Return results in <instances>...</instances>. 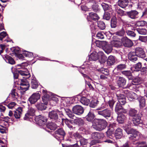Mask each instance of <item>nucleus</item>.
<instances>
[{
	"label": "nucleus",
	"instance_id": "7ed1b4c3",
	"mask_svg": "<svg viewBox=\"0 0 147 147\" xmlns=\"http://www.w3.org/2000/svg\"><path fill=\"white\" fill-rule=\"evenodd\" d=\"M65 135V131L62 128H60L55 131L54 136L58 140H61L64 139Z\"/></svg>",
	"mask_w": 147,
	"mask_h": 147
},
{
	"label": "nucleus",
	"instance_id": "774afa93",
	"mask_svg": "<svg viewBox=\"0 0 147 147\" xmlns=\"http://www.w3.org/2000/svg\"><path fill=\"white\" fill-rule=\"evenodd\" d=\"M35 112V110L32 108H30L28 111V112L29 113L31 116L34 115Z\"/></svg>",
	"mask_w": 147,
	"mask_h": 147
},
{
	"label": "nucleus",
	"instance_id": "5fc2aeb1",
	"mask_svg": "<svg viewBox=\"0 0 147 147\" xmlns=\"http://www.w3.org/2000/svg\"><path fill=\"white\" fill-rule=\"evenodd\" d=\"M112 45L113 47L118 48L121 46V43L119 40H113L112 42Z\"/></svg>",
	"mask_w": 147,
	"mask_h": 147
},
{
	"label": "nucleus",
	"instance_id": "423d86ee",
	"mask_svg": "<svg viewBox=\"0 0 147 147\" xmlns=\"http://www.w3.org/2000/svg\"><path fill=\"white\" fill-rule=\"evenodd\" d=\"M49 117L52 121L57 123H61V120L59 118V116L57 111H52L49 113Z\"/></svg>",
	"mask_w": 147,
	"mask_h": 147
},
{
	"label": "nucleus",
	"instance_id": "c03bdc74",
	"mask_svg": "<svg viewBox=\"0 0 147 147\" xmlns=\"http://www.w3.org/2000/svg\"><path fill=\"white\" fill-rule=\"evenodd\" d=\"M135 30L140 34L145 35L147 34V30L145 28H137Z\"/></svg>",
	"mask_w": 147,
	"mask_h": 147
},
{
	"label": "nucleus",
	"instance_id": "8fccbe9b",
	"mask_svg": "<svg viewBox=\"0 0 147 147\" xmlns=\"http://www.w3.org/2000/svg\"><path fill=\"white\" fill-rule=\"evenodd\" d=\"M103 50L106 53L109 54L111 53L112 51V47L111 45L108 44Z\"/></svg>",
	"mask_w": 147,
	"mask_h": 147
},
{
	"label": "nucleus",
	"instance_id": "603ef678",
	"mask_svg": "<svg viewBox=\"0 0 147 147\" xmlns=\"http://www.w3.org/2000/svg\"><path fill=\"white\" fill-rule=\"evenodd\" d=\"M31 88L33 89H36L39 86L37 81L34 79L32 80L31 82Z\"/></svg>",
	"mask_w": 147,
	"mask_h": 147
},
{
	"label": "nucleus",
	"instance_id": "e2e57ef3",
	"mask_svg": "<svg viewBox=\"0 0 147 147\" xmlns=\"http://www.w3.org/2000/svg\"><path fill=\"white\" fill-rule=\"evenodd\" d=\"M103 18L106 20H109L110 18V13L108 11H105L103 16Z\"/></svg>",
	"mask_w": 147,
	"mask_h": 147
},
{
	"label": "nucleus",
	"instance_id": "c9c22d12",
	"mask_svg": "<svg viewBox=\"0 0 147 147\" xmlns=\"http://www.w3.org/2000/svg\"><path fill=\"white\" fill-rule=\"evenodd\" d=\"M131 83V85H138L141 84L142 82V78L139 77L134 78L132 80Z\"/></svg>",
	"mask_w": 147,
	"mask_h": 147
},
{
	"label": "nucleus",
	"instance_id": "cd10ccee",
	"mask_svg": "<svg viewBox=\"0 0 147 147\" xmlns=\"http://www.w3.org/2000/svg\"><path fill=\"white\" fill-rule=\"evenodd\" d=\"M22 108L19 107L15 111H14L13 115L16 119H19L22 115Z\"/></svg>",
	"mask_w": 147,
	"mask_h": 147
},
{
	"label": "nucleus",
	"instance_id": "4be33fe9",
	"mask_svg": "<svg viewBox=\"0 0 147 147\" xmlns=\"http://www.w3.org/2000/svg\"><path fill=\"white\" fill-rule=\"evenodd\" d=\"M138 56L135 52L130 51L128 54V59L130 61L135 62L138 60Z\"/></svg>",
	"mask_w": 147,
	"mask_h": 147
},
{
	"label": "nucleus",
	"instance_id": "4d7b16f0",
	"mask_svg": "<svg viewBox=\"0 0 147 147\" xmlns=\"http://www.w3.org/2000/svg\"><path fill=\"white\" fill-rule=\"evenodd\" d=\"M49 94L43 95L42 97V100L43 102L46 104H47L49 100Z\"/></svg>",
	"mask_w": 147,
	"mask_h": 147
},
{
	"label": "nucleus",
	"instance_id": "f03ea898",
	"mask_svg": "<svg viewBox=\"0 0 147 147\" xmlns=\"http://www.w3.org/2000/svg\"><path fill=\"white\" fill-rule=\"evenodd\" d=\"M95 123L92 127L94 129L100 131L105 129L107 126L108 123L106 120L104 119H96Z\"/></svg>",
	"mask_w": 147,
	"mask_h": 147
},
{
	"label": "nucleus",
	"instance_id": "4c0bfd02",
	"mask_svg": "<svg viewBox=\"0 0 147 147\" xmlns=\"http://www.w3.org/2000/svg\"><path fill=\"white\" fill-rule=\"evenodd\" d=\"M139 132L137 130L132 134L129 137V140H137L139 138Z\"/></svg>",
	"mask_w": 147,
	"mask_h": 147
},
{
	"label": "nucleus",
	"instance_id": "e433bc0d",
	"mask_svg": "<svg viewBox=\"0 0 147 147\" xmlns=\"http://www.w3.org/2000/svg\"><path fill=\"white\" fill-rule=\"evenodd\" d=\"M98 54L94 52L91 53L89 56V61H96L98 58Z\"/></svg>",
	"mask_w": 147,
	"mask_h": 147
},
{
	"label": "nucleus",
	"instance_id": "20e7f679",
	"mask_svg": "<svg viewBox=\"0 0 147 147\" xmlns=\"http://www.w3.org/2000/svg\"><path fill=\"white\" fill-rule=\"evenodd\" d=\"M13 77L15 79L20 77V75L23 76V78L28 79L30 76V74L21 70H17L13 73Z\"/></svg>",
	"mask_w": 147,
	"mask_h": 147
},
{
	"label": "nucleus",
	"instance_id": "72a5a7b5",
	"mask_svg": "<svg viewBox=\"0 0 147 147\" xmlns=\"http://www.w3.org/2000/svg\"><path fill=\"white\" fill-rule=\"evenodd\" d=\"M126 119L125 115L123 113H119L118 114L117 118V121L119 123H123Z\"/></svg>",
	"mask_w": 147,
	"mask_h": 147
},
{
	"label": "nucleus",
	"instance_id": "0e129e2a",
	"mask_svg": "<svg viewBox=\"0 0 147 147\" xmlns=\"http://www.w3.org/2000/svg\"><path fill=\"white\" fill-rule=\"evenodd\" d=\"M92 9L94 11L97 12L99 11L100 9L99 7V6L98 4L95 3L92 6Z\"/></svg>",
	"mask_w": 147,
	"mask_h": 147
},
{
	"label": "nucleus",
	"instance_id": "6e6d98bb",
	"mask_svg": "<svg viewBox=\"0 0 147 147\" xmlns=\"http://www.w3.org/2000/svg\"><path fill=\"white\" fill-rule=\"evenodd\" d=\"M122 105L119 103H117L115 107V111L117 113H120V111L121 110L122 108H123L122 107L123 105Z\"/></svg>",
	"mask_w": 147,
	"mask_h": 147
},
{
	"label": "nucleus",
	"instance_id": "09e8293b",
	"mask_svg": "<svg viewBox=\"0 0 147 147\" xmlns=\"http://www.w3.org/2000/svg\"><path fill=\"white\" fill-rule=\"evenodd\" d=\"M65 111L66 114L71 119H73L74 115L71 110L68 109H65Z\"/></svg>",
	"mask_w": 147,
	"mask_h": 147
},
{
	"label": "nucleus",
	"instance_id": "a18cd8bd",
	"mask_svg": "<svg viewBox=\"0 0 147 147\" xmlns=\"http://www.w3.org/2000/svg\"><path fill=\"white\" fill-rule=\"evenodd\" d=\"M117 20L115 17L112 18L111 20V26L112 28H114L117 26Z\"/></svg>",
	"mask_w": 147,
	"mask_h": 147
},
{
	"label": "nucleus",
	"instance_id": "2eb2a0df",
	"mask_svg": "<svg viewBox=\"0 0 147 147\" xmlns=\"http://www.w3.org/2000/svg\"><path fill=\"white\" fill-rule=\"evenodd\" d=\"M86 18L88 21H91L90 20L97 21L100 18L96 13L91 12L89 13V15H87Z\"/></svg>",
	"mask_w": 147,
	"mask_h": 147
},
{
	"label": "nucleus",
	"instance_id": "39448f33",
	"mask_svg": "<svg viewBox=\"0 0 147 147\" xmlns=\"http://www.w3.org/2000/svg\"><path fill=\"white\" fill-rule=\"evenodd\" d=\"M96 112L98 115L102 116L107 119L111 117V110L108 109L102 110L100 108H98Z\"/></svg>",
	"mask_w": 147,
	"mask_h": 147
},
{
	"label": "nucleus",
	"instance_id": "0eeeda50",
	"mask_svg": "<svg viewBox=\"0 0 147 147\" xmlns=\"http://www.w3.org/2000/svg\"><path fill=\"white\" fill-rule=\"evenodd\" d=\"M35 121L37 125L42 126L45 125L47 119L44 116L39 115L35 117Z\"/></svg>",
	"mask_w": 147,
	"mask_h": 147
},
{
	"label": "nucleus",
	"instance_id": "37998d69",
	"mask_svg": "<svg viewBox=\"0 0 147 147\" xmlns=\"http://www.w3.org/2000/svg\"><path fill=\"white\" fill-rule=\"evenodd\" d=\"M126 67L127 65L125 64H120L117 66L115 69L114 71H113V72H115L116 69L119 71H122L125 69L126 68ZM115 74L116 73L115 72Z\"/></svg>",
	"mask_w": 147,
	"mask_h": 147
},
{
	"label": "nucleus",
	"instance_id": "338daca9",
	"mask_svg": "<svg viewBox=\"0 0 147 147\" xmlns=\"http://www.w3.org/2000/svg\"><path fill=\"white\" fill-rule=\"evenodd\" d=\"M7 127H4L0 125V132L1 133L4 134L6 133V130L7 129Z\"/></svg>",
	"mask_w": 147,
	"mask_h": 147
},
{
	"label": "nucleus",
	"instance_id": "052dcab7",
	"mask_svg": "<svg viewBox=\"0 0 147 147\" xmlns=\"http://www.w3.org/2000/svg\"><path fill=\"white\" fill-rule=\"evenodd\" d=\"M147 24V22L144 20L138 21L136 22V25L138 26H143Z\"/></svg>",
	"mask_w": 147,
	"mask_h": 147
},
{
	"label": "nucleus",
	"instance_id": "6ab92c4d",
	"mask_svg": "<svg viewBox=\"0 0 147 147\" xmlns=\"http://www.w3.org/2000/svg\"><path fill=\"white\" fill-rule=\"evenodd\" d=\"M62 122H64L65 123V124L70 129L73 128V125H74V120L68 119L67 118L64 119L61 118Z\"/></svg>",
	"mask_w": 147,
	"mask_h": 147
},
{
	"label": "nucleus",
	"instance_id": "49530a36",
	"mask_svg": "<svg viewBox=\"0 0 147 147\" xmlns=\"http://www.w3.org/2000/svg\"><path fill=\"white\" fill-rule=\"evenodd\" d=\"M99 104L98 101L96 99L92 100L89 102V106L92 108H94Z\"/></svg>",
	"mask_w": 147,
	"mask_h": 147
},
{
	"label": "nucleus",
	"instance_id": "c85d7f7f",
	"mask_svg": "<svg viewBox=\"0 0 147 147\" xmlns=\"http://www.w3.org/2000/svg\"><path fill=\"white\" fill-rule=\"evenodd\" d=\"M3 122H4V125L6 127H8L9 125V123L11 121L12 122L13 121L14 119L13 117H9L8 116L5 117L3 118Z\"/></svg>",
	"mask_w": 147,
	"mask_h": 147
},
{
	"label": "nucleus",
	"instance_id": "58836bf2",
	"mask_svg": "<svg viewBox=\"0 0 147 147\" xmlns=\"http://www.w3.org/2000/svg\"><path fill=\"white\" fill-rule=\"evenodd\" d=\"M80 100L81 103L86 106L88 105L90 102V100L84 96L80 97Z\"/></svg>",
	"mask_w": 147,
	"mask_h": 147
},
{
	"label": "nucleus",
	"instance_id": "473e14b6",
	"mask_svg": "<svg viewBox=\"0 0 147 147\" xmlns=\"http://www.w3.org/2000/svg\"><path fill=\"white\" fill-rule=\"evenodd\" d=\"M138 113V111L134 108H130L128 111V115L131 117L136 116L137 115H140Z\"/></svg>",
	"mask_w": 147,
	"mask_h": 147
},
{
	"label": "nucleus",
	"instance_id": "864d4df0",
	"mask_svg": "<svg viewBox=\"0 0 147 147\" xmlns=\"http://www.w3.org/2000/svg\"><path fill=\"white\" fill-rule=\"evenodd\" d=\"M3 104L6 105L9 109H12L16 105V104L15 102H11L9 103H8L6 102L5 101L4 102Z\"/></svg>",
	"mask_w": 147,
	"mask_h": 147
},
{
	"label": "nucleus",
	"instance_id": "f257e3e1",
	"mask_svg": "<svg viewBox=\"0 0 147 147\" xmlns=\"http://www.w3.org/2000/svg\"><path fill=\"white\" fill-rule=\"evenodd\" d=\"M18 47H13L11 48L8 53L12 56L14 55L18 57L20 59H24V56L26 57H32L33 56V53L26 51H22V53Z\"/></svg>",
	"mask_w": 147,
	"mask_h": 147
},
{
	"label": "nucleus",
	"instance_id": "5701e85b",
	"mask_svg": "<svg viewBox=\"0 0 147 147\" xmlns=\"http://www.w3.org/2000/svg\"><path fill=\"white\" fill-rule=\"evenodd\" d=\"M141 115H137L136 116L133 118V123L135 125H138L142 123V121L141 119Z\"/></svg>",
	"mask_w": 147,
	"mask_h": 147
},
{
	"label": "nucleus",
	"instance_id": "69168bd1",
	"mask_svg": "<svg viewBox=\"0 0 147 147\" xmlns=\"http://www.w3.org/2000/svg\"><path fill=\"white\" fill-rule=\"evenodd\" d=\"M104 33L103 32H98L97 35L96 37L98 39H103L104 38Z\"/></svg>",
	"mask_w": 147,
	"mask_h": 147
},
{
	"label": "nucleus",
	"instance_id": "de8ad7c7",
	"mask_svg": "<svg viewBox=\"0 0 147 147\" xmlns=\"http://www.w3.org/2000/svg\"><path fill=\"white\" fill-rule=\"evenodd\" d=\"M142 63L141 62H138L134 66V67L136 71H140L142 68Z\"/></svg>",
	"mask_w": 147,
	"mask_h": 147
},
{
	"label": "nucleus",
	"instance_id": "412c9836",
	"mask_svg": "<svg viewBox=\"0 0 147 147\" xmlns=\"http://www.w3.org/2000/svg\"><path fill=\"white\" fill-rule=\"evenodd\" d=\"M10 39L8 38V35L6 32L3 31L0 33V40H3L5 42L10 41Z\"/></svg>",
	"mask_w": 147,
	"mask_h": 147
},
{
	"label": "nucleus",
	"instance_id": "a211bd4d",
	"mask_svg": "<svg viewBox=\"0 0 147 147\" xmlns=\"http://www.w3.org/2000/svg\"><path fill=\"white\" fill-rule=\"evenodd\" d=\"M138 12L136 10H131L126 12L125 15L132 19H135L138 18Z\"/></svg>",
	"mask_w": 147,
	"mask_h": 147
},
{
	"label": "nucleus",
	"instance_id": "bf43d9fd",
	"mask_svg": "<svg viewBox=\"0 0 147 147\" xmlns=\"http://www.w3.org/2000/svg\"><path fill=\"white\" fill-rule=\"evenodd\" d=\"M125 33V32L124 30L123 29H122L121 30L115 32L113 34L120 36H122L124 35Z\"/></svg>",
	"mask_w": 147,
	"mask_h": 147
},
{
	"label": "nucleus",
	"instance_id": "3c124183",
	"mask_svg": "<svg viewBox=\"0 0 147 147\" xmlns=\"http://www.w3.org/2000/svg\"><path fill=\"white\" fill-rule=\"evenodd\" d=\"M97 26L101 30H103L105 28V23L102 21L97 22Z\"/></svg>",
	"mask_w": 147,
	"mask_h": 147
},
{
	"label": "nucleus",
	"instance_id": "4468645a",
	"mask_svg": "<svg viewBox=\"0 0 147 147\" xmlns=\"http://www.w3.org/2000/svg\"><path fill=\"white\" fill-rule=\"evenodd\" d=\"M46 130H48V131L50 132L49 129L51 130L54 131L57 128V125L55 123L52 122H49L46 123Z\"/></svg>",
	"mask_w": 147,
	"mask_h": 147
},
{
	"label": "nucleus",
	"instance_id": "680f3d73",
	"mask_svg": "<svg viewBox=\"0 0 147 147\" xmlns=\"http://www.w3.org/2000/svg\"><path fill=\"white\" fill-rule=\"evenodd\" d=\"M127 34L128 36L131 37H135L136 36V34L133 31L127 30L125 32Z\"/></svg>",
	"mask_w": 147,
	"mask_h": 147
},
{
	"label": "nucleus",
	"instance_id": "2f4dec72",
	"mask_svg": "<svg viewBox=\"0 0 147 147\" xmlns=\"http://www.w3.org/2000/svg\"><path fill=\"white\" fill-rule=\"evenodd\" d=\"M121 74L127 77L129 80H131L133 77L132 72L130 70H124L122 71Z\"/></svg>",
	"mask_w": 147,
	"mask_h": 147
},
{
	"label": "nucleus",
	"instance_id": "f704fd0d",
	"mask_svg": "<svg viewBox=\"0 0 147 147\" xmlns=\"http://www.w3.org/2000/svg\"><path fill=\"white\" fill-rule=\"evenodd\" d=\"M101 5L105 11H108L110 12H112V9L111 5H109L105 3H102L101 4Z\"/></svg>",
	"mask_w": 147,
	"mask_h": 147
},
{
	"label": "nucleus",
	"instance_id": "c756f323",
	"mask_svg": "<svg viewBox=\"0 0 147 147\" xmlns=\"http://www.w3.org/2000/svg\"><path fill=\"white\" fill-rule=\"evenodd\" d=\"M95 117L94 113L91 111H89L87 115L86 116V120L89 122L92 121Z\"/></svg>",
	"mask_w": 147,
	"mask_h": 147
},
{
	"label": "nucleus",
	"instance_id": "aec40b11",
	"mask_svg": "<svg viewBox=\"0 0 147 147\" xmlns=\"http://www.w3.org/2000/svg\"><path fill=\"white\" fill-rule=\"evenodd\" d=\"M92 139L95 140L102 138L104 137V134L103 133L98 132H94L91 134Z\"/></svg>",
	"mask_w": 147,
	"mask_h": 147
},
{
	"label": "nucleus",
	"instance_id": "ddd939ff",
	"mask_svg": "<svg viewBox=\"0 0 147 147\" xmlns=\"http://www.w3.org/2000/svg\"><path fill=\"white\" fill-rule=\"evenodd\" d=\"M117 83L119 88H124L126 85V79L122 77L118 76Z\"/></svg>",
	"mask_w": 147,
	"mask_h": 147
},
{
	"label": "nucleus",
	"instance_id": "dca6fc26",
	"mask_svg": "<svg viewBox=\"0 0 147 147\" xmlns=\"http://www.w3.org/2000/svg\"><path fill=\"white\" fill-rule=\"evenodd\" d=\"M123 92L127 95V98L129 100L132 101L136 99L135 96H136L137 95L135 93L133 92H130L127 90H123Z\"/></svg>",
	"mask_w": 147,
	"mask_h": 147
},
{
	"label": "nucleus",
	"instance_id": "bb28decb",
	"mask_svg": "<svg viewBox=\"0 0 147 147\" xmlns=\"http://www.w3.org/2000/svg\"><path fill=\"white\" fill-rule=\"evenodd\" d=\"M3 59L6 61L11 65H13L15 63V61L11 57L8 55L5 54L3 56Z\"/></svg>",
	"mask_w": 147,
	"mask_h": 147
},
{
	"label": "nucleus",
	"instance_id": "b1692460",
	"mask_svg": "<svg viewBox=\"0 0 147 147\" xmlns=\"http://www.w3.org/2000/svg\"><path fill=\"white\" fill-rule=\"evenodd\" d=\"M139 102V107L140 109L144 108L146 105V99L144 96H140L137 99Z\"/></svg>",
	"mask_w": 147,
	"mask_h": 147
},
{
	"label": "nucleus",
	"instance_id": "ea45409f",
	"mask_svg": "<svg viewBox=\"0 0 147 147\" xmlns=\"http://www.w3.org/2000/svg\"><path fill=\"white\" fill-rule=\"evenodd\" d=\"M47 105L44 103H39L36 105V107L37 109L39 110L43 111L45 110L47 107L46 106Z\"/></svg>",
	"mask_w": 147,
	"mask_h": 147
},
{
	"label": "nucleus",
	"instance_id": "393cba45",
	"mask_svg": "<svg viewBox=\"0 0 147 147\" xmlns=\"http://www.w3.org/2000/svg\"><path fill=\"white\" fill-rule=\"evenodd\" d=\"M129 0H119L117 5L122 8H125L129 5Z\"/></svg>",
	"mask_w": 147,
	"mask_h": 147
},
{
	"label": "nucleus",
	"instance_id": "9b49d317",
	"mask_svg": "<svg viewBox=\"0 0 147 147\" xmlns=\"http://www.w3.org/2000/svg\"><path fill=\"white\" fill-rule=\"evenodd\" d=\"M119 91H117L116 93V96L117 98L119 103L122 105H125L127 103L125 96L122 94L119 93Z\"/></svg>",
	"mask_w": 147,
	"mask_h": 147
},
{
	"label": "nucleus",
	"instance_id": "1a4fd4ad",
	"mask_svg": "<svg viewBox=\"0 0 147 147\" xmlns=\"http://www.w3.org/2000/svg\"><path fill=\"white\" fill-rule=\"evenodd\" d=\"M40 96L38 92L34 93L29 98L28 100L31 104H34L40 99Z\"/></svg>",
	"mask_w": 147,
	"mask_h": 147
},
{
	"label": "nucleus",
	"instance_id": "a19ab883",
	"mask_svg": "<svg viewBox=\"0 0 147 147\" xmlns=\"http://www.w3.org/2000/svg\"><path fill=\"white\" fill-rule=\"evenodd\" d=\"M27 79L25 78L20 79L21 82L20 84L21 86L29 88L30 84L29 82L27 81Z\"/></svg>",
	"mask_w": 147,
	"mask_h": 147
},
{
	"label": "nucleus",
	"instance_id": "79ce46f5",
	"mask_svg": "<svg viewBox=\"0 0 147 147\" xmlns=\"http://www.w3.org/2000/svg\"><path fill=\"white\" fill-rule=\"evenodd\" d=\"M74 125H78V126H82L84 123V120L81 118L76 119L74 120Z\"/></svg>",
	"mask_w": 147,
	"mask_h": 147
},
{
	"label": "nucleus",
	"instance_id": "6e6552de",
	"mask_svg": "<svg viewBox=\"0 0 147 147\" xmlns=\"http://www.w3.org/2000/svg\"><path fill=\"white\" fill-rule=\"evenodd\" d=\"M72 111L74 113L80 115L84 113V109L82 106L76 105L73 107Z\"/></svg>",
	"mask_w": 147,
	"mask_h": 147
},
{
	"label": "nucleus",
	"instance_id": "13d9d810",
	"mask_svg": "<svg viewBox=\"0 0 147 147\" xmlns=\"http://www.w3.org/2000/svg\"><path fill=\"white\" fill-rule=\"evenodd\" d=\"M125 130L127 134H131L132 135L135 132L136 130L132 128L127 127L125 128Z\"/></svg>",
	"mask_w": 147,
	"mask_h": 147
},
{
	"label": "nucleus",
	"instance_id": "7c9ffc66",
	"mask_svg": "<svg viewBox=\"0 0 147 147\" xmlns=\"http://www.w3.org/2000/svg\"><path fill=\"white\" fill-rule=\"evenodd\" d=\"M123 130L120 128H118L115 132V136L116 139H120L122 136Z\"/></svg>",
	"mask_w": 147,
	"mask_h": 147
},
{
	"label": "nucleus",
	"instance_id": "f8f14e48",
	"mask_svg": "<svg viewBox=\"0 0 147 147\" xmlns=\"http://www.w3.org/2000/svg\"><path fill=\"white\" fill-rule=\"evenodd\" d=\"M135 52L138 57L142 58L146 57V55L144 49L141 47L136 48Z\"/></svg>",
	"mask_w": 147,
	"mask_h": 147
},
{
	"label": "nucleus",
	"instance_id": "f3484780",
	"mask_svg": "<svg viewBox=\"0 0 147 147\" xmlns=\"http://www.w3.org/2000/svg\"><path fill=\"white\" fill-rule=\"evenodd\" d=\"M107 57L102 52H99L98 58L99 62L101 64H104L107 61Z\"/></svg>",
	"mask_w": 147,
	"mask_h": 147
},
{
	"label": "nucleus",
	"instance_id": "9d476101",
	"mask_svg": "<svg viewBox=\"0 0 147 147\" xmlns=\"http://www.w3.org/2000/svg\"><path fill=\"white\" fill-rule=\"evenodd\" d=\"M121 40L123 46L125 47L130 48L133 45L132 41L126 37H123L122 38Z\"/></svg>",
	"mask_w": 147,
	"mask_h": 147
},
{
	"label": "nucleus",
	"instance_id": "a878e982",
	"mask_svg": "<svg viewBox=\"0 0 147 147\" xmlns=\"http://www.w3.org/2000/svg\"><path fill=\"white\" fill-rule=\"evenodd\" d=\"M116 57L112 55L109 56L107 59V65L110 66L113 65L116 62Z\"/></svg>",
	"mask_w": 147,
	"mask_h": 147
}]
</instances>
